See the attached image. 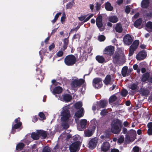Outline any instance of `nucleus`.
<instances>
[{"label": "nucleus", "mask_w": 152, "mask_h": 152, "mask_svg": "<svg viewBox=\"0 0 152 152\" xmlns=\"http://www.w3.org/2000/svg\"><path fill=\"white\" fill-rule=\"evenodd\" d=\"M85 80L83 79L79 80H74L71 84V87L73 90H75L77 87H79L84 83Z\"/></svg>", "instance_id": "0eeeda50"}, {"label": "nucleus", "mask_w": 152, "mask_h": 152, "mask_svg": "<svg viewBox=\"0 0 152 152\" xmlns=\"http://www.w3.org/2000/svg\"><path fill=\"white\" fill-rule=\"evenodd\" d=\"M117 99L116 96L113 95L111 96L109 98V103H112L114 102Z\"/></svg>", "instance_id": "c9c22d12"}, {"label": "nucleus", "mask_w": 152, "mask_h": 152, "mask_svg": "<svg viewBox=\"0 0 152 152\" xmlns=\"http://www.w3.org/2000/svg\"><path fill=\"white\" fill-rule=\"evenodd\" d=\"M110 133L109 132H106L105 140L106 141H109L110 140Z\"/></svg>", "instance_id": "a18cd8bd"}, {"label": "nucleus", "mask_w": 152, "mask_h": 152, "mask_svg": "<svg viewBox=\"0 0 152 152\" xmlns=\"http://www.w3.org/2000/svg\"><path fill=\"white\" fill-rule=\"evenodd\" d=\"M140 150V148L137 146L134 147V152H138Z\"/></svg>", "instance_id": "5fc2aeb1"}, {"label": "nucleus", "mask_w": 152, "mask_h": 152, "mask_svg": "<svg viewBox=\"0 0 152 152\" xmlns=\"http://www.w3.org/2000/svg\"><path fill=\"white\" fill-rule=\"evenodd\" d=\"M133 54V43L130 46L129 51V56H131Z\"/></svg>", "instance_id": "c03bdc74"}, {"label": "nucleus", "mask_w": 152, "mask_h": 152, "mask_svg": "<svg viewBox=\"0 0 152 152\" xmlns=\"http://www.w3.org/2000/svg\"><path fill=\"white\" fill-rule=\"evenodd\" d=\"M130 8L129 6H126L125 9V12L127 14H129L130 11Z\"/></svg>", "instance_id": "8fccbe9b"}, {"label": "nucleus", "mask_w": 152, "mask_h": 152, "mask_svg": "<svg viewBox=\"0 0 152 152\" xmlns=\"http://www.w3.org/2000/svg\"><path fill=\"white\" fill-rule=\"evenodd\" d=\"M110 145L109 142H105L103 143L101 147V150L102 151L107 152L110 148Z\"/></svg>", "instance_id": "f8f14e48"}, {"label": "nucleus", "mask_w": 152, "mask_h": 152, "mask_svg": "<svg viewBox=\"0 0 152 152\" xmlns=\"http://www.w3.org/2000/svg\"><path fill=\"white\" fill-rule=\"evenodd\" d=\"M42 152H50V150L48 146L45 147L42 150Z\"/></svg>", "instance_id": "de8ad7c7"}, {"label": "nucleus", "mask_w": 152, "mask_h": 152, "mask_svg": "<svg viewBox=\"0 0 152 152\" xmlns=\"http://www.w3.org/2000/svg\"><path fill=\"white\" fill-rule=\"evenodd\" d=\"M107 101L105 100H101L98 104L99 108H104L105 107L107 104Z\"/></svg>", "instance_id": "f3484780"}, {"label": "nucleus", "mask_w": 152, "mask_h": 152, "mask_svg": "<svg viewBox=\"0 0 152 152\" xmlns=\"http://www.w3.org/2000/svg\"><path fill=\"white\" fill-rule=\"evenodd\" d=\"M36 71L37 72V75H40L42 77V78H41V79H43V77L44 74L42 73L41 69L39 68H37L36 69Z\"/></svg>", "instance_id": "4c0bfd02"}, {"label": "nucleus", "mask_w": 152, "mask_h": 152, "mask_svg": "<svg viewBox=\"0 0 152 152\" xmlns=\"http://www.w3.org/2000/svg\"><path fill=\"white\" fill-rule=\"evenodd\" d=\"M147 126L148 129H152V122L148 123Z\"/></svg>", "instance_id": "774afa93"}, {"label": "nucleus", "mask_w": 152, "mask_h": 152, "mask_svg": "<svg viewBox=\"0 0 152 152\" xmlns=\"http://www.w3.org/2000/svg\"><path fill=\"white\" fill-rule=\"evenodd\" d=\"M141 23V19H139L135 22L134 23V26L135 27H138L140 25Z\"/></svg>", "instance_id": "37998d69"}, {"label": "nucleus", "mask_w": 152, "mask_h": 152, "mask_svg": "<svg viewBox=\"0 0 152 152\" xmlns=\"http://www.w3.org/2000/svg\"><path fill=\"white\" fill-rule=\"evenodd\" d=\"M38 120V118L37 115L34 116L32 118V121L34 123L36 122Z\"/></svg>", "instance_id": "13d9d810"}, {"label": "nucleus", "mask_w": 152, "mask_h": 152, "mask_svg": "<svg viewBox=\"0 0 152 152\" xmlns=\"http://www.w3.org/2000/svg\"><path fill=\"white\" fill-rule=\"evenodd\" d=\"M102 4V2L101 1L96 2V5L95 6V8L96 10L98 11L100 10L101 9V5Z\"/></svg>", "instance_id": "7c9ffc66"}, {"label": "nucleus", "mask_w": 152, "mask_h": 152, "mask_svg": "<svg viewBox=\"0 0 152 152\" xmlns=\"http://www.w3.org/2000/svg\"><path fill=\"white\" fill-rule=\"evenodd\" d=\"M149 77V74L148 73H146L144 74L142 76V80L143 81H146Z\"/></svg>", "instance_id": "79ce46f5"}, {"label": "nucleus", "mask_w": 152, "mask_h": 152, "mask_svg": "<svg viewBox=\"0 0 152 152\" xmlns=\"http://www.w3.org/2000/svg\"><path fill=\"white\" fill-rule=\"evenodd\" d=\"M113 62L115 64H119L121 62H124L126 59L123 49L119 48L115 52L113 57Z\"/></svg>", "instance_id": "f257e3e1"}, {"label": "nucleus", "mask_w": 152, "mask_h": 152, "mask_svg": "<svg viewBox=\"0 0 152 152\" xmlns=\"http://www.w3.org/2000/svg\"><path fill=\"white\" fill-rule=\"evenodd\" d=\"M87 16V15H81V16L78 17V18L80 21H84Z\"/></svg>", "instance_id": "3c124183"}, {"label": "nucleus", "mask_w": 152, "mask_h": 152, "mask_svg": "<svg viewBox=\"0 0 152 152\" xmlns=\"http://www.w3.org/2000/svg\"><path fill=\"white\" fill-rule=\"evenodd\" d=\"M139 43V41L138 40H136L134 42V50L137 48L138 45Z\"/></svg>", "instance_id": "09e8293b"}, {"label": "nucleus", "mask_w": 152, "mask_h": 152, "mask_svg": "<svg viewBox=\"0 0 152 152\" xmlns=\"http://www.w3.org/2000/svg\"><path fill=\"white\" fill-rule=\"evenodd\" d=\"M61 126L64 129H66L69 127L68 122L70 117L69 110L67 109H64L61 113Z\"/></svg>", "instance_id": "f03ea898"}, {"label": "nucleus", "mask_w": 152, "mask_h": 152, "mask_svg": "<svg viewBox=\"0 0 152 152\" xmlns=\"http://www.w3.org/2000/svg\"><path fill=\"white\" fill-rule=\"evenodd\" d=\"M114 52V47L112 46H109L106 47L104 50L103 53L111 56Z\"/></svg>", "instance_id": "9d476101"}, {"label": "nucleus", "mask_w": 152, "mask_h": 152, "mask_svg": "<svg viewBox=\"0 0 152 152\" xmlns=\"http://www.w3.org/2000/svg\"><path fill=\"white\" fill-rule=\"evenodd\" d=\"M133 69L132 68H129L127 70V75L129 76L130 75L131 72L132 71Z\"/></svg>", "instance_id": "052dcab7"}, {"label": "nucleus", "mask_w": 152, "mask_h": 152, "mask_svg": "<svg viewBox=\"0 0 152 152\" xmlns=\"http://www.w3.org/2000/svg\"><path fill=\"white\" fill-rule=\"evenodd\" d=\"M115 29L117 32L118 33L121 32L123 30V28L121 24L120 23H117Z\"/></svg>", "instance_id": "bb28decb"}, {"label": "nucleus", "mask_w": 152, "mask_h": 152, "mask_svg": "<svg viewBox=\"0 0 152 152\" xmlns=\"http://www.w3.org/2000/svg\"><path fill=\"white\" fill-rule=\"evenodd\" d=\"M121 123L119 121H116L112 125L111 127V131L115 134L119 133L121 129Z\"/></svg>", "instance_id": "39448f33"}, {"label": "nucleus", "mask_w": 152, "mask_h": 152, "mask_svg": "<svg viewBox=\"0 0 152 152\" xmlns=\"http://www.w3.org/2000/svg\"><path fill=\"white\" fill-rule=\"evenodd\" d=\"M147 55L146 52L144 51H141L136 56V58L138 60H141L144 59Z\"/></svg>", "instance_id": "ddd939ff"}, {"label": "nucleus", "mask_w": 152, "mask_h": 152, "mask_svg": "<svg viewBox=\"0 0 152 152\" xmlns=\"http://www.w3.org/2000/svg\"><path fill=\"white\" fill-rule=\"evenodd\" d=\"M82 106V102H79L75 104V107L76 109H80Z\"/></svg>", "instance_id": "58836bf2"}, {"label": "nucleus", "mask_w": 152, "mask_h": 152, "mask_svg": "<svg viewBox=\"0 0 152 152\" xmlns=\"http://www.w3.org/2000/svg\"><path fill=\"white\" fill-rule=\"evenodd\" d=\"M38 115L39 116V119L40 120H45L46 118L44 114L42 112H40Z\"/></svg>", "instance_id": "ea45409f"}, {"label": "nucleus", "mask_w": 152, "mask_h": 152, "mask_svg": "<svg viewBox=\"0 0 152 152\" xmlns=\"http://www.w3.org/2000/svg\"><path fill=\"white\" fill-rule=\"evenodd\" d=\"M97 143V139L95 137L91 139L89 142L88 147L91 149H94L96 146Z\"/></svg>", "instance_id": "9b49d317"}, {"label": "nucleus", "mask_w": 152, "mask_h": 152, "mask_svg": "<svg viewBox=\"0 0 152 152\" xmlns=\"http://www.w3.org/2000/svg\"><path fill=\"white\" fill-rule=\"evenodd\" d=\"M95 129L94 126L91 129H87L84 132L85 136L86 137H90L92 136L93 134V131Z\"/></svg>", "instance_id": "2eb2a0df"}, {"label": "nucleus", "mask_w": 152, "mask_h": 152, "mask_svg": "<svg viewBox=\"0 0 152 152\" xmlns=\"http://www.w3.org/2000/svg\"><path fill=\"white\" fill-rule=\"evenodd\" d=\"M63 42H64L63 50H64L66 49L69 44V40L68 39H64Z\"/></svg>", "instance_id": "2f4dec72"}, {"label": "nucleus", "mask_w": 152, "mask_h": 152, "mask_svg": "<svg viewBox=\"0 0 152 152\" xmlns=\"http://www.w3.org/2000/svg\"><path fill=\"white\" fill-rule=\"evenodd\" d=\"M75 4L74 0H72V1L68 3L66 5V9H71Z\"/></svg>", "instance_id": "f704fd0d"}, {"label": "nucleus", "mask_w": 152, "mask_h": 152, "mask_svg": "<svg viewBox=\"0 0 152 152\" xmlns=\"http://www.w3.org/2000/svg\"><path fill=\"white\" fill-rule=\"evenodd\" d=\"M23 142L26 145H28L30 143L31 141L27 139H25L23 140Z\"/></svg>", "instance_id": "6e6d98bb"}, {"label": "nucleus", "mask_w": 152, "mask_h": 152, "mask_svg": "<svg viewBox=\"0 0 152 152\" xmlns=\"http://www.w3.org/2000/svg\"><path fill=\"white\" fill-rule=\"evenodd\" d=\"M124 43L126 45H130L132 43L133 39H123Z\"/></svg>", "instance_id": "e433bc0d"}, {"label": "nucleus", "mask_w": 152, "mask_h": 152, "mask_svg": "<svg viewBox=\"0 0 152 152\" xmlns=\"http://www.w3.org/2000/svg\"><path fill=\"white\" fill-rule=\"evenodd\" d=\"M80 51L82 50L83 52V54H85V55L87 54V53H90L92 50V48L91 47H89L88 48L87 47V45H86L84 46H81L80 47Z\"/></svg>", "instance_id": "4468645a"}, {"label": "nucleus", "mask_w": 152, "mask_h": 152, "mask_svg": "<svg viewBox=\"0 0 152 152\" xmlns=\"http://www.w3.org/2000/svg\"><path fill=\"white\" fill-rule=\"evenodd\" d=\"M63 100L66 102H69L72 99V96L69 94H66L63 96Z\"/></svg>", "instance_id": "5701e85b"}, {"label": "nucleus", "mask_w": 152, "mask_h": 152, "mask_svg": "<svg viewBox=\"0 0 152 152\" xmlns=\"http://www.w3.org/2000/svg\"><path fill=\"white\" fill-rule=\"evenodd\" d=\"M96 24L100 31H102L104 30L105 27L103 26L102 17L101 15H99L96 18Z\"/></svg>", "instance_id": "423d86ee"}, {"label": "nucleus", "mask_w": 152, "mask_h": 152, "mask_svg": "<svg viewBox=\"0 0 152 152\" xmlns=\"http://www.w3.org/2000/svg\"><path fill=\"white\" fill-rule=\"evenodd\" d=\"M31 138L34 140H38L39 137L37 131L36 133L32 132L31 134Z\"/></svg>", "instance_id": "c85d7f7f"}, {"label": "nucleus", "mask_w": 152, "mask_h": 152, "mask_svg": "<svg viewBox=\"0 0 152 152\" xmlns=\"http://www.w3.org/2000/svg\"><path fill=\"white\" fill-rule=\"evenodd\" d=\"M20 118L18 117L16 118L12 123V126L11 134H14L16 132V129H19L18 130L19 131L21 129L20 127L22 126V122L20 121Z\"/></svg>", "instance_id": "7ed1b4c3"}, {"label": "nucleus", "mask_w": 152, "mask_h": 152, "mask_svg": "<svg viewBox=\"0 0 152 152\" xmlns=\"http://www.w3.org/2000/svg\"><path fill=\"white\" fill-rule=\"evenodd\" d=\"M102 80V79L99 77L94 78L92 81L93 86L96 89H99L101 88L103 86Z\"/></svg>", "instance_id": "6e6552de"}, {"label": "nucleus", "mask_w": 152, "mask_h": 152, "mask_svg": "<svg viewBox=\"0 0 152 152\" xmlns=\"http://www.w3.org/2000/svg\"><path fill=\"white\" fill-rule=\"evenodd\" d=\"M38 133L39 137H42L43 139H45L47 136V134L46 131L43 130H40L37 131Z\"/></svg>", "instance_id": "a211bd4d"}, {"label": "nucleus", "mask_w": 152, "mask_h": 152, "mask_svg": "<svg viewBox=\"0 0 152 152\" xmlns=\"http://www.w3.org/2000/svg\"><path fill=\"white\" fill-rule=\"evenodd\" d=\"M55 45L53 43H52V44L51 45H50L49 47V50L50 51L52 49H54L55 48Z\"/></svg>", "instance_id": "4d7b16f0"}, {"label": "nucleus", "mask_w": 152, "mask_h": 152, "mask_svg": "<svg viewBox=\"0 0 152 152\" xmlns=\"http://www.w3.org/2000/svg\"><path fill=\"white\" fill-rule=\"evenodd\" d=\"M108 20L111 22L115 23L118 21V18L116 16H111L109 17Z\"/></svg>", "instance_id": "a878e982"}, {"label": "nucleus", "mask_w": 152, "mask_h": 152, "mask_svg": "<svg viewBox=\"0 0 152 152\" xmlns=\"http://www.w3.org/2000/svg\"><path fill=\"white\" fill-rule=\"evenodd\" d=\"M104 7L106 10L108 11H112L113 9V7L111 4L107 1L105 3Z\"/></svg>", "instance_id": "412c9836"}, {"label": "nucleus", "mask_w": 152, "mask_h": 152, "mask_svg": "<svg viewBox=\"0 0 152 152\" xmlns=\"http://www.w3.org/2000/svg\"><path fill=\"white\" fill-rule=\"evenodd\" d=\"M63 52L62 51H59L57 53V56L58 57H61L62 56Z\"/></svg>", "instance_id": "bf43d9fd"}, {"label": "nucleus", "mask_w": 152, "mask_h": 152, "mask_svg": "<svg viewBox=\"0 0 152 152\" xmlns=\"http://www.w3.org/2000/svg\"><path fill=\"white\" fill-rule=\"evenodd\" d=\"M80 144V142L77 141L72 143L70 146V152H76Z\"/></svg>", "instance_id": "1a4fd4ad"}, {"label": "nucleus", "mask_w": 152, "mask_h": 152, "mask_svg": "<svg viewBox=\"0 0 152 152\" xmlns=\"http://www.w3.org/2000/svg\"><path fill=\"white\" fill-rule=\"evenodd\" d=\"M127 88L129 94L133 95V84L129 85Z\"/></svg>", "instance_id": "473e14b6"}, {"label": "nucleus", "mask_w": 152, "mask_h": 152, "mask_svg": "<svg viewBox=\"0 0 152 152\" xmlns=\"http://www.w3.org/2000/svg\"><path fill=\"white\" fill-rule=\"evenodd\" d=\"M124 140V138L123 137H120L118 139V142L119 143H122Z\"/></svg>", "instance_id": "864d4df0"}, {"label": "nucleus", "mask_w": 152, "mask_h": 152, "mask_svg": "<svg viewBox=\"0 0 152 152\" xmlns=\"http://www.w3.org/2000/svg\"><path fill=\"white\" fill-rule=\"evenodd\" d=\"M110 152H119V151L117 149L113 148L111 150Z\"/></svg>", "instance_id": "0e129e2a"}, {"label": "nucleus", "mask_w": 152, "mask_h": 152, "mask_svg": "<svg viewBox=\"0 0 152 152\" xmlns=\"http://www.w3.org/2000/svg\"><path fill=\"white\" fill-rule=\"evenodd\" d=\"M80 35L78 34L74 35V36L73 37V38H80Z\"/></svg>", "instance_id": "69168bd1"}, {"label": "nucleus", "mask_w": 152, "mask_h": 152, "mask_svg": "<svg viewBox=\"0 0 152 152\" xmlns=\"http://www.w3.org/2000/svg\"><path fill=\"white\" fill-rule=\"evenodd\" d=\"M121 94L123 97H126L128 94V91L126 89H123L121 92Z\"/></svg>", "instance_id": "a19ab883"}, {"label": "nucleus", "mask_w": 152, "mask_h": 152, "mask_svg": "<svg viewBox=\"0 0 152 152\" xmlns=\"http://www.w3.org/2000/svg\"><path fill=\"white\" fill-rule=\"evenodd\" d=\"M83 109L82 108L75 113V115L77 118L82 117L83 115Z\"/></svg>", "instance_id": "6ab92c4d"}, {"label": "nucleus", "mask_w": 152, "mask_h": 152, "mask_svg": "<svg viewBox=\"0 0 152 152\" xmlns=\"http://www.w3.org/2000/svg\"><path fill=\"white\" fill-rule=\"evenodd\" d=\"M107 113V112L105 109H103L101 111L100 113V114L102 116H104L106 115Z\"/></svg>", "instance_id": "49530a36"}, {"label": "nucleus", "mask_w": 152, "mask_h": 152, "mask_svg": "<svg viewBox=\"0 0 152 152\" xmlns=\"http://www.w3.org/2000/svg\"><path fill=\"white\" fill-rule=\"evenodd\" d=\"M61 12H58L55 15L54 18L58 19L59 16L61 15Z\"/></svg>", "instance_id": "e2e57ef3"}, {"label": "nucleus", "mask_w": 152, "mask_h": 152, "mask_svg": "<svg viewBox=\"0 0 152 152\" xmlns=\"http://www.w3.org/2000/svg\"><path fill=\"white\" fill-rule=\"evenodd\" d=\"M128 70V67L127 66H124L123 67L121 70V74L124 77L126 76L127 75V72Z\"/></svg>", "instance_id": "cd10ccee"}, {"label": "nucleus", "mask_w": 152, "mask_h": 152, "mask_svg": "<svg viewBox=\"0 0 152 152\" xmlns=\"http://www.w3.org/2000/svg\"><path fill=\"white\" fill-rule=\"evenodd\" d=\"M148 134L149 135H152V129H148Z\"/></svg>", "instance_id": "680f3d73"}, {"label": "nucleus", "mask_w": 152, "mask_h": 152, "mask_svg": "<svg viewBox=\"0 0 152 152\" xmlns=\"http://www.w3.org/2000/svg\"><path fill=\"white\" fill-rule=\"evenodd\" d=\"M76 62V58L72 54L67 55L66 56L64 59V62L67 66H73Z\"/></svg>", "instance_id": "20e7f679"}, {"label": "nucleus", "mask_w": 152, "mask_h": 152, "mask_svg": "<svg viewBox=\"0 0 152 152\" xmlns=\"http://www.w3.org/2000/svg\"><path fill=\"white\" fill-rule=\"evenodd\" d=\"M25 146V144L23 142H19L17 145L16 149L18 151H21Z\"/></svg>", "instance_id": "393cba45"}, {"label": "nucleus", "mask_w": 152, "mask_h": 152, "mask_svg": "<svg viewBox=\"0 0 152 152\" xmlns=\"http://www.w3.org/2000/svg\"><path fill=\"white\" fill-rule=\"evenodd\" d=\"M125 140L127 143H129L131 142L130 137L129 135H127L125 138Z\"/></svg>", "instance_id": "603ef678"}, {"label": "nucleus", "mask_w": 152, "mask_h": 152, "mask_svg": "<svg viewBox=\"0 0 152 152\" xmlns=\"http://www.w3.org/2000/svg\"><path fill=\"white\" fill-rule=\"evenodd\" d=\"M146 29L148 31H151L152 29V23L150 22H148L146 25Z\"/></svg>", "instance_id": "72a5a7b5"}, {"label": "nucleus", "mask_w": 152, "mask_h": 152, "mask_svg": "<svg viewBox=\"0 0 152 152\" xmlns=\"http://www.w3.org/2000/svg\"><path fill=\"white\" fill-rule=\"evenodd\" d=\"M62 88L59 86L55 87L53 90V93L55 94H59L61 93L62 91Z\"/></svg>", "instance_id": "4be33fe9"}, {"label": "nucleus", "mask_w": 152, "mask_h": 152, "mask_svg": "<svg viewBox=\"0 0 152 152\" xmlns=\"http://www.w3.org/2000/svg\"><path fill=\"white\" fill-rule=\"evenodd\" d=\"M96 60L98 63L101 64L104 63L105 61V59L104 58L100 55L97 56L95 58Z\"/></svg>", "instance_id": "b1692460"}, {"label": "nucleus", "mask_w": 152, "mask_h": 152, "mask_svg": "<svg viewBox=\"0 0 152 152\" xmlns=\"http://www.w3.org/2000/svg\"><path fill=\"white\" fill-rule=\"evenodd\" d=\"M111 81V77L110 75H107L106 76L104 80V82L105 85H108L109 84H110Z\"/></svg>", "instance_id": "aec40b11"}, {"label": "nucleus", "mask_w": 152, "mask_h": 152, "mask_svg": "<svg viewBox=\"0 0 152 152\" xmlns=\"http://www.w3.org/2000/svg\"><path fill=\"white\" fill-rule=\"evenodd\" d=\"M149 3V0H143L142 2V7L143 8H146L148 7Z\"/></svg>", "instance_id": "c756f323"}, {"label": "nucleus", "mask_w": 152, "mask_h": 152, "mask_svg": "<svg viewBox=\"0 0 152 152\" xmlns=\"http://www.w3.org/2000/svg\"><path fill=\"white\" fill-rule=\"evenodd\" d=\"M122 131L123 133L124 134H126L127 132V129L124 127L122 128Z\"/></svg>", "instance_id": "338daca9"}, {"label": "nucleus", "mask_w": 152, "mask_h": 152, "mask_svg": "<svg viewBox=\"0 0 152 152\" xmlns=\"http://www.w3.org/2000/svg\"><path fill=\"white\" fill-rule=\"evenodd\" d=\"M87 122V121L86 119H82L80 121V128H79V130H83L84 129H86Z\"/></svg>", "instance_id": "dca6fc26"}]
</instances>
